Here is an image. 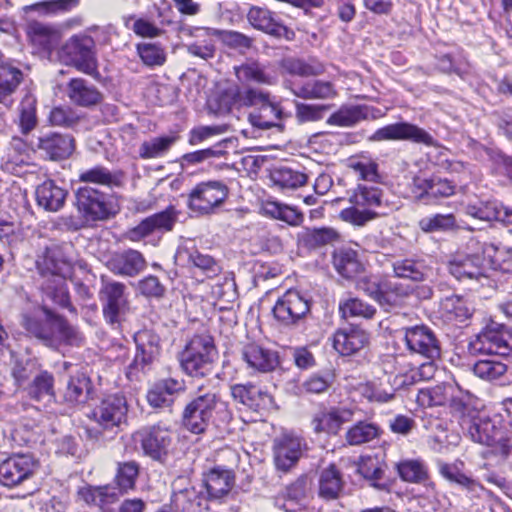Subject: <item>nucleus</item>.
Instances as JSON below:
<instances>
[{"instance_id": "f257e3e1", "label": "nucleus", "mask_w": 512, "mask_h": 512, "mask_svg": "<svg viewBox=\"0 0 512 512\" xmlns=\"http://www.w3.org/2000/svg\"><path fill=\"white\" fill-rule=\"evenodd\" d=\"M22 326L46 345H51L55 341L75 344L79 340L77 330L46 306L42 307L40 313L23 315Z\"/></svg>"}, {"instance_id": "f03ea898", "label": "nucleus", "mask_w": 512, "mask_h": 512, "mask_svg": "<svg viewBox=\"0 0 512 512\" xmlns=\"http://www.w3.org/2000/svg\"><path fill=\"white\" fill-rule=\"evenodd\" d=\"M483 257L479 255H457L448 263V271L458 280L478 279L484 274V261L489 262L500 270L512 273V259L500 262L499 250L492 243H486L482 247Z\"/></svg>"}, {"instance_id": "7ed1b4c3", "label": "nucleus", "mask_w": 512, "mask_h": 512, "mask_svg": "<svg viewBox=\"0 0 512 512\" xmlns=\"http://www.w3.org/2000/svg\"><path fill=\"white\" fill-rule=\"evenodd\" d=\"M217 355L213 338L209 335H195L179 355L183 371L193 377H204L212 371Z\"/></svg>"}, {"instance_id": "20e7f679", "label": "nucleus", "mask_w": 512, "mask_h": 512, "mask_svg": "<svg viewBox=\"0 0 512 512\" xmlns=\"http://www.w3.org/2000/svg\"><path fill=\"white\" fill-rule=\"evenodd\" d=\"M270 94L252 87L241 88L237 84H232L208 100L210 109L215 113L224 114L230 112L233 108L258 107V109L268 101Z\"/></svg>"}, {"instance_id": "39448f33", "label": "nucleus", "mask_w": 512, "mask_h": 512, "mask_svg": "<svg viewBox=\"0 0 512 512\" xmlns=\"http://www.w3.org/2000/svg\"><path fill=\"white\" fill-rule=\"evenodd\" d=\"M99 299L105 321L113 327H120L130 312L126 285L102 278Z\"/></svg>"}, {"instance_id": "423d86ee", "label": "nucleus", "mask_w": 512, "mask_h": 512, "mask_svg": "<svg viewBox=\"0 0 512 512\" xmlns=\"http://www.w3.org/2000/svg\"><path fill=\"white\" fill-rule=\"evenodd\" d=\"M228 187L217 180L196 184L188 193L187 207L196 216L214 214L228 197Z\"/></svg>"}, {"instance_id": "0eeeda50", "label": "nucleus", "mask_w": 512, "mask_h": 512, "mask_svg": "<svg viewBox=\"0 0 512 512\" xmlns=\"http://www.w3.org/2000/svg\"><path fill=\"white\" fill-rule=\"evenodd\" d=\"M225 404L220 401L216 393L203 392L199 387L198 395L187 404L183 412V425L194 434L206 431L213 412Z\"/></svg>"}, {"instance_id": "6e6552de", "label": "nucleus", "mask_w": 512, "mask_h": 512, "mask_svg": "<svg viewBox=\"0 0 512 512\" xmlns=\"http://www.w3.org/2000/svg\"><path fill=\"white\" fill-rule=\"evenodd\" d=\"M92 48L90 37L73 36L62 46L60 58L66 65L93 76L97 73V61Z\"/></svg>"}, {"instance_id": "1a4fd4ad", "label": "nucleus", "mask_w": 512, "mask_h": 512, "mask_svg": "<svg viewBox=\"0 0 512 512\" xmlns=\"http://www.w3.org/2000/svg\"><path fill=\"white\" fill-rule=\"evenodd\" d=\"M309 311V300L295 289H289L281 295L272 309L274 318L286 327L296 325Z\"/></svg>"}, {"instance_id": "9d476101", "label": "nucleus", "mask_w": 512, "mask_h": 512, "mask_svg": "<svg viewBox=\"0 0 512 512\" xmlns=\"http://www.w3.org/2000/svg\"><path fill=\"white\" fill-rule=\"evenodd\" d=\"M39 469L38 461L30 454H13L0 463V482L7 487L20 485L32 478Z\"/></svg>"}, {"instance_id": "9b49d317", "label": "nucleus", "mask_w": 512, "mask_h": 512, "mask_svg": "<svg viewBox=\"0 0 512 512\" xmlns=\"http://www.w3.org/2000/svg\"><path fill=\"white\" fill-rule=\"evenodd\" d=\"M75 206L86 222L105 220L111 215L106 195L90 186L79 187L76 190Z\"/></svg>"}, {"instance_id": "f8f14e48", "label": "nucleus", "mask_w": 512, "mask_h": 512, "mask_svg": "<svg viewBox=\"0 0 512 512\" xmlns=\"http://www.w3.org/2000/svg\"><path fill=\"white\" fill-rule=\"evenodd\" d=\"M399 140L411 141L426 146L435 145V140L432 135H430L424 129L409 122H397L386 125L377 129L371 136L368 137V141L370 142Z\"/></svg>"}, {"instance_id": "ddd939ff", "label": "nucleus", "mask_w": 512, "mask_h": 512, "mask_svg": "<svg viewBox=\"0 0 512 512\" xmlns=\"http://www.w3.org/2000/svg\"><path fill=\"white\" fill-rule=\"evenodd\" d=\"M505 326L491 321L469 344L473 354L506 355L509 350Z\"/></svg>"}, {"instance_id": "4468645a", "label": "nucleus", "mask_w": 512, "mask_h": 512, "mask_svg": "<svg viewBox=\"0 0 512 512\" xmlns=\"http://www.w3.org/2000/svg\"><path fill=\"white\" fill-rule=\"evenodd\" d=\"M175 261L178 265L187 267L195 277H201L200 281L213 278L221 271L220 265L212 256L201 253L194 246H180L175 254Z\"/></svg>"}, {"instance_id": "2eb2a0df", "label": "nucleus", "mask_w": 512, "mask_h": 512, "mask_svg": "<svg viewBox=\"0 0 512 512\" xmlns=\"http://www.w3.org/2000/svg\"><path fill=\"white\" fill-rule=\"evenodd\" d=\"M133 439L140 443L146 456L156 461L163 460L171 444L170 432L160 425H152L138 430L134 433Z\"/></svg>"}, {"instance_id": "dca6fc26", "label": "nucleus", "mask_w": 512, "mask_h": 512, "mask_svg": "<svg viewBox=\"0 0 512 512\" xmlns=\"http://www.w3.org/2000/svg\"><path fill=\"white\" fill-rule=\"evenodd\" d=\"M134 340L137 352L132 363L128 366L127 376L132 378L139 371H144L156 358L160 351V338L151 330L138 331Z\"/></svg>"}, {"instance_id": "f3484780", "label": "nucleus", "mask_w": 512, "mask_h": 512, "mask_svg": "<svg viewBox=\"0 0 512 512\" xmlns=\"http://www.w3.org/2000/svg\"><path fill=\"white\" fill-rule=\"evenodd\" d=\"M75 149V140L69 134L49 132L38 137L32 145L33 152H40L48 160L59 161L71 156Z\"/></svg>"}, {"instance_id": "a211bd4d", "label": "nucleus", "mask_w": 512, "mask_h": 512, "mask_svg": "<svg viewBox=\"0 0 512 512\" xmlns=\"http://www.w3.org/2000/svg\"><path fill=\"white\" fill-rule=\"evenodd\" d=\"M127 402L123 395L104 398L91 412V418L103 429L119 426L126 418Z\"/></svg>"}, {"instance_id": "6ab92c4d", "label": "nucleus", "mask_w": 512, "mask_h": 512, "mask_svg": "<svg viewBox=\"0 0 512 512\" xmlns=\"http://www.w3.org/2000/svg\"><path fill=\"white\" fill-rule=\"evenodd\" d=\"M305 442L293 434H283L274 440V463L277 470L288 472L299 461Z\"/></svg>"}, {"instance_id": "aec40b11", "label": "nucleus", "mask_w": 512, "mask_h": 512, "mask_svg": "<svg viewBox=\"0 0 512 512\" xmlns=\"http://www.w3.org/2000/svg\"><path fill=\"white\" fill-rule=\"evenodd\" d=\"M405 342L410 351L423 355L429 360L440 357V343L434 332L425 325L406 328Z\"/></svg>"}, {"instance_id": "412c9836", "label": "nucleus", "mask_w": 512, "mask_h": 512, "mask_svg": "<svg viewBox=\"0 0 512 512\" xmlns=\"http://www.w3.org/2000/svg\"><path fill=\"white\" fill-rule=\"evenodd\" d=\"M203 482L208 500L215 503H224L232 497L235 474L232 470L214 467L204 474Z\"/></svg>"}, {"instance_id": "4be33fe9", "label": "nucleus", "mask_w": 512, "mask_h": 512, "mask_svg": "<svg viewBox=\"0 0 512 512\" xmlns=\"http://www.w3.org/2000/svg\"><path fill=\"white\" fill-rule=\"evenodd\" d=\"M176 222V212L173 207L156 213L142 220L137 226L126 233L127 239L138 242L155 231H170Z\"/></svg>"}, {"instance_id": "5701e85b", "label": "nucleus", "mask_w": 512, "mask_h": 512, "mask_svg": "<svg viewBox=\"0 0 512 512\" xmlns=\"http://www.w3.org/2000/svg\"><path fill=\"white\" fill-rule=\"evenodd\" d=\"M467 433L474 442L479 444L486 446L501 445L503 455H508L510 452V446L507 443L502 444L501 430L488 418H473L468 423Z\"/></svg>"}, {"instance_id": "b1692460", "label": "nucleus", "mask_w": 512, "mask_h": 512, "mask_svg": "<svg viewBox=\"0 0 512 512\" xmlns=\"http://www.w3.org/2000/svg\"><path fill=\"white\" fill-rule=\"evenodd\" d=\"M106 267L115 275L135 277L146 268V260L139 251L128 249L113 253Z\"/></svg>"}, {"instance_id": "393cba45", "label": "nucleus", "mask_w": 512, "mask_h": 512, "mask_svg": "<svg viewBox=\"0 0 512 512\" xmlns=\"http://www.w3.org/2000/svg\"><path fill=\"white\" fill-rule=\"evenodd\" d=\"M35 264L41 278L57 273H70V264L61 247L55 243L39 249Z\"/></svg>"}, {"instance_id": "a878e982", "label": "nucleus", "mask_w": 512, "mask_h": 512, "mask_svg": "<svg viewBox=\"0 0 512 512\" xmlns=\"http://www.w3.org/2000/svg\"><path fill=\"white\" fill-rule=\"evenodd\" d=\"M232 398L247 408L260 412L269 409L273 398L254 384H234L230 387Z\"/></svg>"}, {"instance_id": "bb28decb", "label": "nucleus", "mask_w": 512, "mask_h": 512, "mask_svg": "<svg viewBox=\"0 0 512 512\" xmlns=\"http://www.w3.org/2000/svg\"><path fill=\"white\" fill-rule=\"evenodd\" d=\"M247 19L254 28L271 36L287 40H292L294 37V32L285 25L278 23L274 19L273 13L266 8L251 7L247 13Z\"/></svg>"}, {"instance_id": "cd10ccee", "label": "nucleus", "mask_w": 512, "mask_h": 512, "mask_svg": "<svg viewBox=\"0 0 512 512\" xmlns=\"http://www.w3.org/2000/svg\"><path fill=\"white\" fill-rule=\"evenodd\" d=\"M65 94L71 103L84 108L97 106L103 100L99 89L82 78H72L67 83Z\"/></svg>"}, {"instance_id": "c85d7f7f", "label": "nucleus", "mask_w": 512, "mask_h": 512, "mask_svg": "<svg viewBox=\"0 0 512 512\" xmlns=\"http://www.w3.org/2000/svg\"><path fill=\"white\" fill-rule=\"evenodd\" d=\"M242 358L247 363L248 368L261 373L271 372L279 365L277 352L255 343L243 347Z\"/></svg>"}, {"instance_id": "c756f323", "label": "nucleus", "mask_w": 512, "mask_h": 512, "mask_svg": "<svg viewBox=\"0 0 512 512\" xmlns=\"http://www.w3.org/2000/svg\"><path fill=\"white\" fill-rule=\"evenodd\" d=\"M69 273H57L41 278V290L44 300L73 311L70 303V296L67 288L66 275Z\"/></svg>"}, {"instance_id": "7c9ffc66", "label": "nucleus", "mask_w": 512, "mask_h": 512, "mask_svg": "<svg viewBox=\"0 0 512 512\" xmlns=\"http://www.w3.org/2000/svg\"><path fill=\"white\" fill-rule=\"evenodd\" d=\"M312 481L307 475L299 476L288 485L283 496H278L275 505L285 512H295L297 506L304 501L311 490Z\"/></svg>"}, {"instance_id": "2f4dec72", "label": "nucleus", "mask_w": 512, "mask_h": 512, "mask_svg": "<svg viewBox=\"0 0 512 512\" xmlns=\"http://www.w3.org/2000/svg\"><path fill=\"white\" fill-rule=\"evenodd\" d=\"M354 412L348 408H332L318 413L313 419L316 432L337 434L344 423L353 420Z\"/></svg>"}, {"instance_id": "473e14b6", "label": "nucleus", "mask_w": 512, "mask_h": 512, "mask_svg": "<svg viewBox=\"0 0 512 512\" xmlns=\"http://www.w3.org/2000/svg\"><path fill=\"white\" fill-rule=\"evenodd\" d=\"M35 194L40 207L49 212H57L64 206L68 192L53 180H47L37 186Z\"/></svg>"}, {"instance_id": "72a5a7b5", "label": "nucleus", "mask_w": 512, "mask_h": 512, "mask_svg": "<svg viewBox=\"0 0 512 512\" xmlns=\"http://www.w3.org/2000/svg\"><path fill=\"white\" fill-rule=\"evenodd\" d=\"M369 335L361 329L338 330L333 337V347L342 355H352L364 348Z\"/></svg>"}, {"instance_id": "f704fd0d", "label": "nucleus", "mask_w": 512, "mask_h": 512, "mask_svg": "<svg viewBox=\"0 0 512 512\" xmlns=\"http://www.w3.org/2000/svg\"><path fill=\"white\" fill-rule=\"evenodd\" d=\"M234 72L237 80L244 84L273 85L277 80L275 75L267 71L265 65L256 60H248L235 66Z\"/></svg>"}, {"instance_id": "c9c22d12", "label": "nucleus", "mask_w": 512, "mask_h": 512, "mask_svg": "<svg viewBox=\"0 0 512 512\" xmlns=\"http://www.w3.org/2000/svg\"><path fill=\"white\" fill-rule=\"evenodd\" d=\"M285 85L293 95L303 99H327L336 94L332 83L326 81L313 80L302 84L288 81Z\"/></svg>"}, {"instance_id": "e433bc0d", "label": "nucleus", "mask_w": 512, "mask_h": 512, "mask_svg": "<svg viewBox=\"0 0 512 512\" xmlns=\"http://www.w3.org/2000/svg\"><path fill=\"white\" fill-rule=\"evenodd\" d=\"M344 488V480L341 472L333 464L320 472L318 480V495L320 498L330 501L340 497Z\"/></svg>"}, {"instance_id": "4c0bfd02", "label": "nucleus", "mask_w": 512, "mask_h": 512, "mask_svg": "<svg viewBox=\"0 0 512 512\" xmlns=\"http://www.w3.org/2000/svg\"><path fill=\"white\" fill-rule=\"evenodd\" d=\"M350 203L364 209L389 212L387 203L383 201V191L374 186L358 185L350 196Z\"/></svg>"}, {"instance_id": "58836bf2", "label": "nucleus", "mask_w": 512, "mask_h": 512, "mask_svg": "<svg viewBox=\"0 0 512 512\" xmlns=\"http://www.w3.org/2000/svg\"><path fill=\"white\" fill-rule=\"evenodd\" d=\"M23 390L34 401L50 402L54 398V378L49 372L40 371Z\"/></svg>"}, {"instance_id": "ea45409f", "label": "nucleus", "mask_w": 512, "mask_h": 512, "mask_svg": "<svg viewBox=\"0 0 512 512\" xmlns=\"http://www.w3.org/2000/svg\"><path fill=\"white\" fill-rule=\"evenodd\" d=\"M123 492L111 485L89 486L79 491L81 498L89 505L104 508L115 503Z\"/></svg>"}, {"instance_id": "a19ab883", "label": "nucleus", "mask_w": 512, "mask_h": 512, "mask_svg": "<svg viewBox=\"0 0 512 512\" xmlns=\"http://www.w3.org/2000/svg\"><path fill=\"white\" fill-rule=\"evenodd\" d=\"M393 271L396 277L421 282L426 279L430 269L424 259L412 257L394 261Z\"/></svg>"}, {"instance_id": "79ce46f5", "label": "nucleus", "mask_w": 512, "mask_h": 512, "mask_svg": "<svg viewBox=\"0 0 512 512\" xmlns=\"http://www.w3.org/2000/svg\"><path fill=\"white\" fill-rule=\"evenodd\" d=\"M454 389V386L449 383H441L434 387L422 388L418 391L416 401L423 407L441 406L449 401Z\"/></svg>"}, {"instance_id": "37998d69", "label": "nucleus", "mask_w": 512, "mask_h": 512, "mask_svg": "<svg viewBox=\"0 0 512 512\" xmlns=\"http://www.w3.org/2000/svg\"><path fill=\"white\" fill-rule=\"evenodd\" d=\"M23 80L22 71L11 62H0V102L6 103Z\"/></svg>"}, {"instance_id": "c03bdc74", "label": "nucleus", "mask_w": 512, "mask_h": 512, "mask_svg": "<svg viewBox=\"0 0 512 512\" xmlns=\"http://www.w3.org/2000/svg\"><path fill=\"white\" fill-rule=\"evenodd\" d=\"M395 466L399 477L405 482L420 484L429 479L427 465L420 459H405Z\"/></svg>"}, {"instance_id": "a18cd8bd", "label": "nucleus", "mask_w": 512, "mask_h": 512, "mask_svg": "<svg viewBox=\"0 0 512 512\" xmlns=\"http://www.w3.org/2000/svg\"><path fill=\"white\" fill-rule=\"evenodd\" d=\"M178 483L174 484L172 495V504L177 510L182 512H200L201 496L193 486L177 488Z\"/></svg>"}, {"instance_id": "49530a36", "label": "nucleus", "mask_w": 512, "mask_h": 512, "mask_svg": "<svg viewBox=\"0 0 512 512\" xmlns=\"http://www.w3.org/2000/svg\"><path fill=\"white\" fill-rule=\"evenodd\" d=\"M333 263L344 278H353L362 271V264L357 253L351 249H341L334 253Z\"/></svg>"}, {"instance_id": "de8ad7c7", "label": "nucleus", "mask_w": 512, "mask_h": 512, "mask_svg": "<svg viewBox=\"0 0 512 512\" xmlns=\"http://www.w3.org/2000/svg\"><path fill=\"white\" fill-rule=\"evenodd\" d=\"M337 238V233L330 228H305L298 234V243L311 250L331 243Z\"/></svg>"}, {"instance_id": "09e8293b", "label": "nucleus", "mask_w": 512, "mask_h": 512, "mask_svg": "<svg viewBox=\"0 0 512 512\" xmlns=\"http://www.w3.org/2000/svg\"><path fill=\"white\" fill-rule=\"evenodd\" d=\"M177 140L178 137L175 135H166L144 141L139 147V156L142 159L162 157L170 150Z\"/></svg>"}, {"instance_id": "8fccbe9b", "label": "nucleus", "mask_w": 512, "mask_h": 512, "mask_svg": "<svg viewBox=\"0 0 512 512\" xmlns=\"http://www.w3.org/2000/svg\"><path fill=\"white\" fill-rule=\"evenodd\" d=\"M441 311L448 320L464 322L472 315V308L461 296L451 295L441 302Z\"/></svg>"}, {"instance_id": "3c124183", "label": "nucleus", "mask_w": 512, "mask_h": 512, "mask_svg": "<svg viewBox=\"0 0 512 512\" xmlns=\"http://www.w3.org/2000/svg\"><path fill=\"white\" fill-rule=\"evenodd\" d=\"M30 41L41 49H50L58 39V33L50 26L40 22H31L27 27Z\"/></svg>"}, {"instance_id": "603ef678", "label": "nucleus", "mask_w": 512, "mask_h": 512, "mask_svg": "<svg viewBox=\"0 0 512 512\" xmlns=\"http://www.w3.org/2000/svg\"><path fill=\"white\" fill-rule=\"evenodd\" d=\"M507 372V365L497 357L482 359L473 365V373L482 380L495 381Z\"/></svg>"}, {"instance_id": "864d4df0", "label": "nucleus", "mask_w": 512, "mask_h": 512, "mask_svg": "<svg viewBox=\"0 0 512 512\" xmlns=\"http://www.w3.org/2000/svg\"><path fill=\"white\" fill-rule=\"evenodd\" d=\"M270 177L274 185L282 189H296L307 182L306 174L288 167L273 169Z\"/></svg>"}, {"instance_id": "5fc2aeb1", "label": "nucleus", "mask_w": 512, "mask_h": 512, "mask_svg": "<svg viewBox=\"0 0 512 512\" xmlns=\"http://www.w3.org/2000/svg\"><path fill=\"white\" fill-rule=\"evenodd\" d=\"M281 118V108L269 98L268 101L259 108L258 113L250 115V122L255 127L269 129L276 125V120H280Z\"/></svg>"}, {"instance_id": "6e6d98bb", "label": "nucleus", "mask_w": 512, "mask_h": 512, "mask_svg": "<svg viewBox=\"0 0 512 512\" xmlns=\"http://www.w3.org/2000/svg\"><path fill=\"white\" fill-rule=\"evenodd\" d=\"M380 436V428L370 422L359 421L346 432V441L350 445H361Z\"/></svg>"}, {"instance_id": "4d7b16f0", "label": "nucleus", "mask_w": 512, "mask_h": 512, "mask_svg": "<svg viewBox=\"0 0 512 512\" xmlns=\"http://www.w3.org/2000/svg\"><path fill=\"white\" fill-rule=\"evenodd\" d=\"M79 181L97 185L113 187L120 185V178L104 166H95L82 171L79 174Z\"/></svg>"}, {"instance_id": "13d9d810", "label": "nucleus", "mask_w": 512, "mask_h": 512, "mask_svg": "<svg viewBox=\"0 0 512 512\" xmlns=\"http://www.w3.org/2000/svg\"><path fill=\"white\" fill-rule=\"evenodd\" d=\"M207 34L218 36L223 44L231 49L245 53L253 47L254 39L237 31H221L217 29H204Z\"/></svg>"}, {"instance_id": "bf43d9fd", "label": "nucleus", "mask_w": 512, "mask_h": 512, "mask_svg": "<svg viewBox=\"0 0 512 512\" xmlns=\"http://www.w3.org/2000/svg\"><path fill=\"white\" fill-rule=\"evenodd\" d=\"M357 472L376 489L384 490L387 488V485L381 482L384 477V470L377 459L372 457L362 458L358 464Z\"/></svg>"}, {"instance_id": "052dcab7", "label": "nucleus", "mask_w": 512, "mask_h": 512, "mask_svg": "<svg viewBox=\"0 0 512 512\" xmlns=\"http://www.w3.org/2000/svg\"><path fill=\"white\" fill-rule=\"evenodd\" d=\"M18 126L22 134L27 135L34 130L38 124L36 115V99L27 95L19 106Z\"/></svg>"}, {"instance_id": "680f3d73", "label": "nucleus", "mask_w": 512, "mask_h": 512, "mask_svg": "<svg viewBox=\"0 0 512 512\" xmlns=\"http://www.w3.org/2000/svg\"><path fill=\"white\" fill-rule=\"evenodd\" d=\"M439 472L447 481L455 483L470 492L482 489L478 482L462 473L456 464L440 463Z\"/></svg>"}, {"instance_id": "e2e57ef3", "label": "nucleus", "mask_w": 512, "mask_h": 512, "mask_svg": "<svg viewBox=\"0 0 512 512\" xmlns=\"http://www.w3.org/2000/svg\"><path fill=\"white\" fill-rule=\"evenodd\" d=\"M139 474V465L135 461L118 463L115 481L119 490L123 493L135 486Z\"/></svg>"}, {"instance_id": "0e129e2a", "label": "nucleus", "mask_w": 512, "mask_h": 512, "mask_svg": "<svg viewBox=\"0 0 512 512\" xmlns=\"http://www.w3.org/2000/svg\"><path fill=\"white\" fill-rule=\"evenodd\" d=\"M388 214V211H376L372 209L360 210L358 206L349 207L341 211L342 220L356 226H364L367 222Z\"/></svg>"}, {"instance_id": "69168bd1", "label": "nucleus", "mask_w": 512, "mask_h": 512, "mask_svg": "<svg viewBox=\"0 0 512 512\" xmlns=\"http://www.w3.org/2000/svg\"><path fill=\"white\" fill-rule=\"evenodd\" d=\"M348 168L353 170L359 179L364 181L376 182L378 175V165L366 157H351L348 159Z\"/></svg>"}, {"instance_id": "338daca9", "label": "nucleus", "mask_w": 512, "mask_h": 512, "mask_svg": "<svg viewBox=\"0 0 512 512\" xmlns=\"http://www.w3.org/2000/svg\"><path fill=\"white\" fill-rule=\"evenodd\" d=\"M264 210L273 218L284 221L292 226H298L303 221V215L296 209L277 202L267 203Z\"/></svg>"}, {"instance_id": "774afa93", "label": "nucleus", "mask_w": 512, "mask_h": 512, "mask_svg": "<svg viewBox=\"0 0 512 512\" xmlns=\"http://www.w3.org/2000/svg\"><path fill=\"white\" fill-rule=\"evenodd\" d=\"M339 310L344 318L362 317L371 319L376 313V309L373 306L364 303L358 298H349L341 302Z\"/></svg>"}]
</instances>
